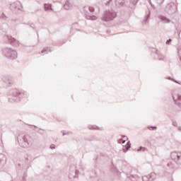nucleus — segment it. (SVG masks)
I'll return each instance as SVG.
<instances>
[{
	"label": "nucleus",
	"instance_id": "nucleus-44",
	"mask_svg": "<svg viewBox=\"0 0 181 181\" xmlns=\"http://www.w3.org/2000/svg\"><path fill=\"white\" fill-rule=\"evenodd\" d=\"M178 131H180V132H181V127H178Z\"/></svg>",
	"mask_w": 181,
	"mask_h": 181
},
{
	"label": "nucleus",
	"instance_id": "nucleus-7",
	"mask_svg": "<svg viewBox=\"0 0 181 181\" xmlns=\"http://www.w3.org/2000/svg\"><path fill=\"white\" fill-rule=\"evenodd\" d=\"M6 43L8 45H11V46H14V47H18L19 46V41H18L15 37L11 35H6L5 37Z\"/></svg>",
	"mask_w": 181,
	"mask_h": 181
},
{
	"label": "nucleus",
	"instance_id": "nucleus-17",
	"mask_svg": "<svg viewBox=\"0 0 181 181\" xmlns=\"http://www.w3.org/2000/svg\"><path fill=\"white\" fill-rule=\"evenodd\" d=\"M152 52H153L155 54H156L158 60H163V59H165V56H163V54H162L160 52H159V50L154 49V51Z\"/></svg>",
	"mask_w": 181,
	"mask_h": 181
},
{
	"label": "nucleus",
	"instance_id": "nucleus-27",
	"mask_svg": "<svg viewBox=\"0 0 181 181\" xmlns=\"http://www.w3.org/2000/svg\"><path fill=\"white\" fill-rule=\"evenodd\" d=\"M138 2H139V0H130V4H132L134 6H135V5L138 4Z\"/></svg>",
	"mask_w": 181,
	"mask_h": 181
},
{
	"label": "nucleus",
	"instance_id": "nucleus-42",
	"mask_svg": "<svg viewBox=\"0 0 181 181\" xmlns=\"http://www.w3.org/2000/svg\"><path fill=\"white\" fill-rule=\"evenodd\" d=\"M125 142H126V141H125V140H122V142H121V143H119V144H121L122 145V144H125Z\"/></svg>",
	"mask_w": 181,
	"mask_h": 181
},
{
	"label": "nucleus",
	"instance_id": "nucleus-25",
	"mask_svg": "<svg viewBox=\"0 0 181 181\" xmlns=\"http://www.w3.org/2000/svg\"><path fill=\"white\" fill-rule=\"evenodd\" d=\"M25 158L28 162H32V160H33V157H32V155L30 154H27Z\"/></svg>",
	"mask_w": 181,
	"mask_h": 181
},
{
	"label": "nucleus",
	"instance_id": "nucleus-21",
	"mask_svg": "<svg viewBox=\"0 0 181 181\" xmlns=\"http://www.w3.org/2000/svg\"><path fill=\"white\" fill-rule=\"evenodd\" d=\"M116 5H119L120 6H124L125 4V0H115Z\"/></svg>",
	"mask_w": 181,
	"mask_h": 181
},
{
	"label": "nucleus",
	"instance_id": "nucleus-3",
	"mask_svg": "<svg viewBox=\"0 0 181 181\" xmlns=\"http://www.w3.org/2000/svg\"><path fill=\"white\" fill-rule=\"evenodd\" d=\"M117 18V12L114 10H106L101 19L104 22H111Z\"/></svg>",
	"mask_w": 181,
	"mask_h": 181
},
{
	"label": "nucleus",
	"instance_id": "nucleus-10",
	"mask_svg": "<svg viewBox=\"0 0 181 181\" xmlns=\"http://www.w3.org/2000/svg\"><path fill=\"white\" fill-rule=\"evenodd\" d=\"M2 80L4 87H10L11 84H13V78L12 76H5Z\"/></svg>",
	"mask_w": 181,
	"mask_h": 181
},
{
	"label": "nucleus",
	"instance_id": "nucleus-9",
	"mask_svg": "<svg viewBox=\"0 0 181 181\" xmlns=\"http://www.w3.org/2000/svg\"><path fill=\"white\" fill-rule=\"evenodd\" d=\"M170 157L178 165H181V152L173 151L171 153Z\"/></svg>",
	"mask_w": 181,
	"mask_h": 181
},
{
	"label": "nucleus",
	"instance_id": "nucleus-19",
	"mask_svg": "<svg viewBox=\"0 0 181 181\" xmlns=\"http://www.w3.org/2000/svg\"><path fill=\"white\" fill-rule=\"evenodd\" d=\"M131 149V141H127L124 148H122L123 152L127 153L128 150Z\"/></svg>",
	"mask_w": 181,
	"mask_h": 181
},
{
	"label": "nucleus",
	"instance_id": "nucleus-23",
	"mask_svg": "<svg viewBox=\"0 0 181 181\" xmlns=\"http://www.w3.org/2000/svg\"><path fill=\"white\" fill-rule=\"evenodd\" d=\"M136 151L137 152H145V151H148V148H146V147L140 146Z\"/></svg>",
	"mask_w": 181,
	"mask_h": 181
},
{
	"label": "nucleus",
	"instance_id": "nucleus-6",
	"mask_svg": "<svg viewBox=\"0 0 181 181\" xmlns=\"http://www.w3.org/2000/svg\"><path fill=\"white\" fill-rule=\"evenodd\" d=\"M22 4L17 1L11 4L10 9L13 11V13H19L22 11Z\"/></svg>",
	"mask_w": 181,
	"mask_h": 181
},
{
	"label": "nucleus",
	"instance_id": "nucleus-31",
	"mask_svg": "<svg viewBox=\"0 0 181 181\" xmlns=\"http://www.w3.org/2000/svg\"><path fill=\"white\" fill-rule=\"evenodd\" d=\"M177 53H178V56L180 57V60L181 62V48L180 47L177 48Z\"/></svg>",
	"mask_w": 181,
	"mask_h": 181
},
{
	"label": "nucleus",
	"instance_id": "nucleus-5",
	"mask_svg": "<svg viewBox=\"0 0 181 181\" xmlns=\"http://www.w3.org/2000/svg\"><path fill=\"white\" fill-rule=\"evenodd\" d=\"M165 11L168 15H173V13H176V12H177V5L174 2H171L167 4Z\"/></svg>",
	"mask_w": 181,
	"mask_h": 181
},
{
	"label": "nucleus",
	"instance_id": "nucleus-12",
	"mask_svg": "<svg viewBox=\"0 0 181 181\" xmlns=\"http://www.w3.org/2000/svg\"><path fill=\"white\" fill-rule=\"evenodd\" d=\"M138 172L137 170H132L131 172L129 173V181H138V180L139 179V177L138 176V175L134 174Z\"/></svg>",
	"mask_w": 181,
	"mask_h": 181
},
{
	"label": "nucleus",
	"instance_id": "nucleus-45",
	"mask_svg": "<svg viewBox=\"0 0 181 181\" xmlns=\"http://www.w3.org/2000/svg\"><path fill=\"white\" fill-rule=\"evenodd\" d=\"M53 2H59V0H52Z\"/></svg>",
	"mask_w": 181,
	"mask_h": 181
},
{
	"label": "nucleus",
	"instance_id": "nucleus-34",
	"mask_svg": "<svg viewBox=\"0 0 181 181\" xmlns=\"http://www.w3.org/2000/svg\"><path fill=\"white\" fill-rule=\"evenodd\" d=\"M172 43V38H169L168 40H166L165 44L166 45H170Z\"/></svg>",
	"mask_w": 181,
	"mask_h": 181
},
{
	"label": "nucleus",
	"instance_id": "nucleus-46",
	"mask_svg": "<svg viewBox=\"0 0 181 181\" xmlns=\"http://www.w3.org/2000/svg\"><path fill=\"white\" fill-rule=\"evenodd\" d=\"M38 132V134H40L41 135H43V133H42V132Z\"/></svg>",
	"mask_w": 181,
	"mask_h": 181
},
{
	"label": "nucleus",
	"instance_id": "nucleus-18",
	"mask_svg": "<svg viewBox=\"0 0 181 181\" xmlns=\"http://www.w3.org/2000/svg\"><path fill=\"white\" fill-rule=\"evenodd\" d=\"M73 8V5L70 3L69 0H66L65 4H64V9L66 11H70Z\"/></svg>",
	"mask_w": 181,
	"mask_h": 181
},
{
	"label": "nucleus",
	"instance_id": "nucleus-13",
	"mask_svg": "<svg viewBox=\"0 0 181 181\" xmlns=\"http://www.w3.org/2000/svg\"><path fill=\"white\" fill-rule=\"evenodd\" d=\"M77 175H78V170L77 169H76V167L71 166L69 168V177L70 179H73V177H76L77 176Z\"/></svg>",
	"mask_w": 181,
	"mask_h": 181
},
{
	"label": "nucleus",
	"instance_id": "nucleus-16",
	"mask_svg": "<svg viewBox=\"0 0 181 181\" xmlns=\"http://www.w3.org/2000/svg\"><path fill=\"white\" fill-rule=\"evenodd\" d=\"M158 19L161 21V22H163V23H170V19H169L168 17L160 14L158 15Z\"/></svg>",
	"mask_w": 181,
	"mask_h": 181
},
{
	"label": "nucleus",
	"instance_id": "nucleus-11",
	"mask_svg": "<svg viewBox=\"0 0 181 181\" xmlns=\"http://www.w3.org/2000/svg\"><path fill=\"white\" fill-rule=\"evenodd\" d=\"M143 181H155L156 180V173L155 172H152L151 173L144 175L142 177Z\"/></svg>",
	"mask_w": 181,
	"mask_h": 181
},
{
	"label": "nucleus",
	"instance_id": "nucleus-38",
	"mask_svg": "<svg viewBox=\"0 0 181 181\" xmlns=\"http://www.w3.org/2000/svg\"><path fill=\"white\" fill-rule=\"evenodd\" d=\"M30 28H32V29H35V24L34 23H31L30 24Z\"/></svg>",
	"mask_w": 181,
	"mask_h": 181
},
{
	"label": "nucleus",
	"instance_id": "nucleus-33",
	"mask_svg": "<svg viewBox=\"0 0 181 181\" xmlns=\"http://www.w3.org/2000/svg\"><path fill=\"white\" fill-rule=\"evenodd\" d=\"M167 78H168V80H171V81H173L174 83H177V81H176L175 78H173L170 76H168Z\"/></svg>",
	"mask_w": 181,
	"mask_h": 181
},
{
	"label": "nucleus",
	"instance_id": "nucleus-48",
	"mask_svg": "<svg viewBox=\"0 0 181 181\" xmlns=\"http://www.w3.org/2000/svg\"><path fill=\"white\" fill-rule=\"evenodd\" d=\"M40 130L43 131V129H40Z\"/></svg>",
	"mask_w": 181,
	"mask_h": 181
},
{
	"label": "nucleus",
	"instance_id": "nucleus-8",
	"mask_svg": "<svg viewBox=\"0 0 181 181\" xmlns=\"http://www.w3.org/2000/svg\"><path fill=\"white\" fill-rule=\"evenodd\" d=\"M8 94H9V95H12V97L18 98V100H21V98H23V92H22L16 88L11 90L8 92Z\"/></svg>",
	"mask_w": 181,
	"mask_h": 181
},
{
	"label": "nucleus",
	"instance_id": "nucleus-39",
	"mask_svg": "<svg viewBox=\"0 0 181 181\" xmlns=\"http://www.w3.org/2000/svg\"><path fill=\"white\" fill-rule=\"evenodd\" d=\"M22 179L23 181H26V174H23Z\"/></svg>",
	"mask_w": 181,
	"mask_h": 181
},
{
	"label": "nucleus",
	"instance_id": "nucleus-4",
	"mask_svg": "<svg viewBox=\"0 0 181 181\" xmlns=\"http://www.w3.org/2000/svg\"><path fill=\"white\" fill-rule=\"evenodd\" d=\"M30 139V136L25 134L23 137H18V142L21 148H29L31 141Z\"/></svg>",
	"mask_w": 181,
	"mask_h": 181
},
{
	"label": "nucleus",
	"instance_id": "nucleus-36",
	"mask_svg": "<svg viewBox=\"0 0 181 181\" xmlns=\"http://www.w3.org/2000/svg\"><path fill=\"white\" fill-rule=\"evenodd\" d=\"M49 149H56V145L54 144H51L49 146Z\"/></svg>",
	"mask_w": 181,
	"mask_h": 181
},
{
	"label": "nucleus",
	"instance_id": "nucleus-49",
	"mask_svg": "<svg viewBox=\"0 0 181 181\" xmlns=\"http://www.w3.org/2000/svg\"><path fill=\"white\" fill-rule=\"evenodd\" d=\"M57 121H60L59 119H57Z\"/></svg>",
	"mask_w": 181,
	"mask_h": 181
},
{
	"label": "nucleus",
	"instance_id": "nucleus-20",
	"mask_svg": "<svg viewBox=\"0 0 181 181\" xmlns=\"http://www.w3.org/2000/svg\"><path fill=\"white\" fill-rule=\"evenodd\" d=\"M52 52H53V50H52V48L47 47L43 48V49L41 51V53H52Z\"/></svg>",
	"mask_w": 181,
	"mask_h": 181
},
{
	"label": "nucleus",
	"instance_id": "nucleus-1",
	"mask_svg": "<svg viewBox=\"0 0 181 181\" xmlns=\"http://www.w3.org/2000/svg\"><path fill=\"white\" fill-rule=\"evenodd\" d=\"M2 54L9 60H15V59L18 57V52H16V50L13 49L11 47H4L2 49Z\"/></svg>",
	"mask_w": 181,
	"mask_h": 181
},
{
	"label": "nucleus",
	"instance_id": "nucleus-41",
	"mask_svg": "<svg viewBox=\"0 0 181 181\" xmlns=\"http://www.w3.org/2000/svg\"><path fill=\"white\" fill-rule=\"evenodd\" d=\"M172 124L173 127H177V122H173Z\"/></svg>",
	"mask_w": 181,
	"mask_h": 181
},
{
	"label": "nucleus",
	"instance_id": "nucleus-15",
	"mask_svg": "<svg viewBox=\"0 0 181 181\" xmlns=\"http://www.w3.org/2000/svg\"><path fill=\"white\" fill-rule=\"evenodd\" d=\"M149 19H151V10L148 9L143 21L144 25H148L149 23Z\"/></svg>",
	"mask_w": 181,
	"mask_h": 181
},
{
	"label": "nucleus",
	"instance_id": "nucleus-22",
	"mask_svg": "<svg viewBox=\"0 0 181 181\" xmlns=\"http://www.w3.org/2000/svg\"><path fill=\"white\" fill-rule=\"evenodd\" d=\"M44 8H45V11H52V9H53L52 8V4H44Z\"/></svg>",
	"mask_w": 181,
	"mask_h": 181
},
{
	"label": "nucleus",
	"instance_id": "nucleus-30",
	"mask_svg": "<svg viewBox=\"0 0 181 181\" xmlns=\"http://www.w3.org/2000/svg\"><path fill=\"white\" fill-rule=\"evenodd\" d=\"M0 18H1V19H4V21L8 18V17H6V15H5L4 13H1Z\"/></svg>",
	"mask_w": 181,
	"mask_h": 181
},
{
	"label": "nucleus",
	"instance_id": "nucleus-37",
	"mask_svg": "<svg viewBox=\"0 0 181 181\" xmlns=\"http://www.w3.org/2000/svg\"><path fill=\"white\" fill-rule=\"evenodd\" d=\"M148 2H149V4H150L151 6L153 8V9H155V5H153V4H152V1H151V0H149Z\"/></svg>",
	"mask_w": 181,
	"mask_h": 181
},
{
	"label": "nucleus",
	"instance_id": "nucleus-32",
	"mask_svg": "<svg viewBox=\"0 0 181 181\" xmlns=\"http://www.w3.org/2000/svg\"><path fill=\"white\" fill-rule=\"evenodd\" d=\"M156 2L158 5H162L165 2V0H156Z\"/></svg>",
	"mask_w": 181,
	"mask_h": 181
},
{
	"label": "nucleus",
	"instance_id": "nucleus-29",
	"mask_svg": "<svg viewBox=\"0 0 181 181\" xmlns=\"http://www.w3.org/2000/svg\"><path fill=\"white\" fill-rule=\"evenodd\" d=\"M62 132L63 136H64L65 135H71V134H73V132H64V130H63Z\"/></svg>",
	"mask_w": 181,
	"mask_h": 181
},
{
	"label": "nucleus",
	"instance_id": "nucleus-24",
	"mask_svg": "<svg viewBox=\"0 0 181 181\" xmlns=\"http://www.w3.org/2000/svg\"><path fill=\"white\" fill-rule=\"evenodd\" d=\"M21 99L18 98H9L8 101L9 103H16L17 101H19Z\"/></svg>",
	"mask_w": 181,
	"mask_h": 181
},
{
	"label": "nucleus",
	"instance_id": "nucleus-28",
	"mask_svg": "<svg viewBox=\"0 0 181 181\" xmlns=\"http://www.w3.org/2000/svg\"><path fill=\"white\" fill-rule=\"evenodd\" d=\"M148 129L150 131H153V129H158V127L156 126H148Z\"/></svg>",
	"mask_w": 181,
	"mask_h": 181
},
{
	"label": "nucleus",
	"instance_id": "nucleus-35",
	"mask_svg": "<svg viewBox=\"0 0 181 181\" xmlns=\"http://www.w3.org/2000/svg\"><path fill=\"white\" fill-rule=\"evenodd\" d=\"M88 128L89 129H100V127H94V126H90Z\"/></svg>",
	"mask_w": 181,
	"mask_h": 181
},
{
	"label": "nucleus",
	"instance_id": "nucleus-40",
	"mask_svg": "<svg viewBox=\"0 0 181 181\" xmlns=\"http://www.w3.org/2000/svg\"><path fill=\"white\" fill-rule=\"evenodd\" d=\"M112 2V0H109L106 2V5L108 6V5H110V4H111Z\"/></svg>",
	"mask_w": 181,
	"mask_h": 181
},
{
	"label": "nucleus",
	"instance_id": "nucleus-14",
	"mask_svg": "<svg viewBox=\"0 0 181 181\" xmlns=\"http://www.w3.org/2000/svg\"><path fill=\"white\" fill-rule=\"evenodd\" d=\"M173 100L175 104H176V105H177L179 108H181V95L177 94V98H175V96H173Z\"/></svg>",
	"mask_w": 181,
	"mask_h": 181
},
{
	"label": "nucleus",
	"instance_id": "nucleus-26",
	"mask_svg": "<svg viewBox=\"0 0 181 181\" xmlns=\"http://www.w3.org/2000/svg\"><path fill=\"white\" fill-rule=\"evenodd\" d=\"M98 171H100V170H98L97 168L95 170H93L92 173L94 175H92V176L98 177Z\"/></svg>",
	"mask_w": 181,
	"mask_h": 181
},
{
	"label": "nucleus",
	"instance_id": "nucleus-47",
	"mask_svg": "<svg viewBox=\"0 0 181 181\" xmlns=\"http://www.w3.org/2000/svg\"><path fill=\"white\" fill-rule=\"evenodd\" d=\"M34 127L37 128V127H36V126H34Z\"/></svg>",
	"mask_w": 181,
	"mask_h": 181
},
{
	"label": "nucleus",
	"instance_id": "nucleus-43",
	"mask_svg": "<svg viewBox=\"0 0 181 181\" xmlns=\"http://www.w3.org/2000/svg\"><path fill=\"white\" fill-rule=\"evenodd\" d=\"M121 136H122V138H126L127 139H128V137H127V136H125V135H122Z\"/></svg>",
	"mask_w": 181,
	"mask_h": 181
},
{
	"label": "nucleus",
	"instance_id": "nucleus-2",
	"mask_svg": "<svg viewBox=\"0 0 181 181\" xmlns=\"http://www.w3.org/2000/svg\"><path fill=\"white\" fill-rule=\"evenodd\" d=\"M84 14L86 19L89 21H96L97 16L94 15V12H95V9L92 6H85L83 7Z\"/></svg>",
	"mask_w": 181,
	"mask_h": 181
}]
</instances>
